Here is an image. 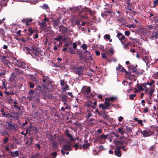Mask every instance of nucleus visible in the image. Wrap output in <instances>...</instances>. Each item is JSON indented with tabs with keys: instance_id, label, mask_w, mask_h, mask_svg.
Listing matches in <instances>:
<instances>
[{
	"instance_id": "nucleus-1",
	"label": "nucleus",
	"mask_w": 158,
	"mask_h": 158,
	"mask_svg": "<svg viewBox=\"0 0 158 158\" xmlns=\"http://www.w3.org/2000/svg\"><path fill=\"white\" fill-rule=\"evenodd\" d=\"M13 62L15 66L23 69H24L25 70L28 69V66L23 61L18 60L15 58H14L13 60Z\"/></svg>"
},
{
	"instance_id": "nucleus-2",
	"label": "nucleus",
	"mask_w": 158,
	"mask_h": 158,
	"mask_svg": "<svg viewBox=\"0 0 158 158\" xmlns=\"http://www.w3.org/2000/svg\"><path fill=\"white\" fill-rule=\"evenodd\" d=\"M77 45L76 43H73V47H68V52H69L71 54H74L76 52L77 50Z\"/></svg>"
},
{
	"instance_id": "nucleus-3",
	"label": "nucleus",
	"mask_w": 158,
	"mask_h": 158,
	"mask_svg": "<svg viewBox=\"0 0 158 158\" xmlns=\"http://www.w3.org/2000/svg\"><path fill=\"white\" fill-rule=\"evenodd\" d=\"M59 31L63 34L66 33L68 31V28L67 27L64 26L62 25L59 26Z\"/></svg>"
},
{
	"instance_id": "nucleus-4",
	"label": "nucleus",
	"mask_w": 158,
	"mask_h": 158,
	"mask_svg": "<svg viewBox=\"0 0 158 158\" xmlns=\"http://www.w3.org/2000/svg\"><path fill=\"white\" fill-rule=\"evenodd\" d=\"M117 37L122 44H123L124 42L126 41V39L125 36L121 33H118Z\"/></svg>"
},
{
	"instance_id": "nucleus-5",
	"label": "nucleus",
	"mask_w": 158,
	"mask_h": 158,
	"mask_svg": "<svg viewBox=\"0 0 158 158\" xmlns=\"http://www.w3.org/2000/svg\"><path fill=\"white\" fill-rule=\"evenodd\" d=\"M71 145L70 144H66L64 145L63 149L61 150V152L62 154L64 155L65 152H64L65 151L71 150Z\"/></svg>"
},
{
	"instance_id": "nucleus-6",
	"label": "nucleus",
	"mask_w": 158,
	"mask_h": 158,
	"mask_svg": "<svg viewBox=\"0 0 158 158\" xmlns=\"http://www.w3.org/2000/svg\"><path fill=\"white\" fill-rule=\"evenodd\" d=\"M137 66L136 65L135 67L132 64H130V65L128 66V69L129 71L131 73H135L136 74H138V72L137 71L136 69V67Z\"/></svg>"
},
{
	"instance_id": "nucleus-7",
	"label": "nucleus",
	"mask_w": 158,
	"mask_h": 158,
	"mask_svg": "<svg viewBox=\"0 0 158 158\" xmlns=\"http://www.w3.org/2000/svg\"><path fill=\"white\" fill-rule=\"evenodd\" d=\"M116 69L117 71L124 72L126 74H130L131 73L130 72H127L120 64H119Z\"/></svg>"
},
{
	"instance_id": "nucleus-8",
	"label": "nucleus",
	"mask_w": 158,
	"mask_h": 158,
	"mask_svg": "<svg viewBox=\"0 0 158 158\" xmlns=\"http://www.w3.org/2000/svg\"><path fill=\"white\" fill-rule=\"evenodd\" d=\"M124 138V136L120 137V141L118 140H115V139H114L113 142L114 143V144L116 146H119L120 145H123L125 143L127 144V143H126L125 141H123V140H122V139Z\"/></svg>"
},
{
	"instance_id": "nucleus-9",
	"label": "nucleus",
	"mask_w": 158,
	"mask_h": 158,
	"mask_svg": "<svg viewBox=\"0 0 158 158\" xmlns=\"http://www.w3.org/2000/svg\"><path fill=\"white\" fill-rule=\"evenodd\" d=\"M83 68L81 67H77L74 69V72L77 74L79 75L82 74V71L83 70Z\"/></svg>"
},
{
	"instance_id": "nucleus-10",
	"label": "nucleus",
	"mask_w": 158,
	"mask_h": 158,
	"mask_svg": "<svg viewBox=\"0 0 158 158\" xmlns=\"http://www.w3.org/2000/svg\"><path fill=\"white\" fill-rule=\"evenodd\" d=\"M35 46L33 45L32 46L30 47V48L28 47L26 48V49L27 51V53L31 54V52H32L36 48Z\"/></svg>"
},
{
	"instance_id": "nucleus-11",
	"label": "nucleus",
	"mask_w": 158,
	"mask_h": 158,
	"mask_svg": "<svg viewBox=\"0 0 158 158\" xmlns=\"http://www.w3.org/2000/svg\"><path fill=\"white\" fill-rule=\"evenodd\" d=\"M35 56H37L40 55H42L41 52L39 48L36 47L32 52Z\"/></svg>"
},
{
	"instance_id": "nucleus-12",
	"label": "nucleus",
	"mask_w": 158,
	"mask_h": 158,
	"mask_svg": "<svg viewBox=\"0 0 158 158\" xmlns=\"http://www.w3.org/2000/svg\"><path fill=\"white\" fill-rule=\"evenodd\" d=\"M84 105L85 106L88 107L91 106L94 108L95 107V106H94L93 105V103L91 101H88L85 102H84Z\"/></svg>"
},
{
	"instance_id": "nucleus-13",
	"label": "nucleus",
	"mask_w": 158,
	"mask_h": 158,
	"mask_svg": "<svg viewBox=\"0 0 158 158\" xmlns=\"http://www.w3.org/2000/svg\"><path fill=\"white\" fill-rule=\"evenodd\" d=\"M111 13V12L110 11L108 10L105 11L104 12L101 13V15L103 18L105 19L106 16H109V15H110Z\"/></svg>"
},
{
	"instance_id": "nucleus-14",
	"label": "nucleus",
	"mask_w": 158,
	"mask_h": 158,
	"mask_svg": "<svg viewBox=\"0 0 158 158\" xmlns=\"http://www.w3.org/2000/svg\"><path fill=\"white\" fill-rule=\"evenodd\" d=\"M44 78L43 80V81L44 82H47L48 83H50L52 82V80L48 76H44Z\"/></svg>"
},
{
	"instance_id": "nucleus-15",
	"label": "nucleus",
	"mask_w": 158,
	"mask_h": 158,
	"mask_svg": "<svg viewBox=\"0 0 158 158\" xmlns=\"http://www.w3.org/2000/svg\"><path fill=\"white\" fill-rule=\"evenodd\" d=\"M44 87L43 86H37L35 88V90L37 91H39L40 92H41L43 94H44Z\"/></svg>"
},
{
	"instance_id": "nucleus-16",
	"label": "nucleus",
	"mask_w": 158,
	"mask_h": 158,
	"mask_svg": "<svg viewBox=\"0 0 158 158\" xmlns=\"http://www.w3.org/2000/svg\"><path fill=\"white\" fill-rule=\"evenodd\" d=\"M50 140L51 141H56L57 140H59V139L58 137L56 136V134H54L53 137L52 138L50 137Z\"/></svg>"
},
{
	"instance_id": "nucleus-17",
	"label": "nucleus",
	"mask_w": 158,
	"mask_h": 158,
	"mask_svg": "<svg viewBox=\"0 0 158 158\" xmlns=\"http://www.w3.org/2000/svg\"><path fill=\"white\" fill-rule=\"evenodd\" d=\"M104 39L105 40H107L110 42L112 41V40L110 38V35L109 34H106L104 36Z\"/></svg>"
},
{
	"instance_id": "nucleus-18",
	"label": "nucleus",
	"mask_w": 158,
	"mask_h": 158,
	"mask_svg": "<svg viewBox=\"0 0 158 158\" xmlns=\"http://www.w3.org/2000/svg\"><path fill=\"white\" fill-rule=\"evenodd\" d=\"M108 137V135H105L104 134H102L100 136L98 137V138L99 139H103V140H105Z\"/></svg>"
},
{
	"instance_id": "nucleus-19",
	"label": "nucleus",
	"mask_w": 158,
	"mask_h": 158,
	"mask_svg": "<svg viewBox=\"0 0 158 158\" xmlns=\"http://www.w3.org/2000/svg\"><path fill=\"white\" fill-rule=\"evenodd\" d=\"M15 127L14 125L8 123L6 127V128L9 129H15Z\"/></svg>"
},
{
	"instance_id": "nucleus-20",
	"label": "nucleus",
	"mask_w": 158,
	"mask_h": 158,
	"mask_svg": "<svg viewBox=\"0 0 158 158\" xmlns=\"http://www.w3.org/2000/svg\"><path fill=\"white\" fill-rule=\"evenodd\" d=\"M32 19H31L25 18L22 20V22H27V23H31L32 22Z\"/></svg>"
},
{
	"instance_id": "nucleus-21",
	"label": "nucleus",
	"mask_w": 158,
	"mask_h": 158,
	"mask_svg": "<svg viewBox=\"0 0 158 158\" xmlns=\"http://www.w3.org/2000/svg\"><path fill=\"white\" fill-rule=\"evenodd\" d=\"M69 88V86L66 83L65 84V86L62 87V88L61 89L63 92H65L66 90H68Z\"/></svg>"
},
{
	"instance_id": "nucleus-22",
	"label": "nucleus",
	"mask_w": 158,
	"mask_h": 158,
	"mask_svg": "<svg viewBox=\"0 0 158 158\" xmlns=\"http://www.w3.org/2000/svg\"><path fill=\"white\" fill-rule=\"evenodd\" d=\"M63 36L59 35L57 37L54 38V40L58 42H60L62 39Z\"/></svg>"
},
{
	"instance_id": "nucleus-23",
	"label": "nucleus",
	"mask_w": 158,
	"mask_h": 158,
	"mask_svg": "<svg viewBox=\"0 0 158 158\" xmlns=\"http://www.w3.org/2000/svg\"><path fill=\"white\" fill-rule=\"evenodd\" d=\"M155 82V81L154 80H152L151 81V82L150 83L148 81L146 83V84L149 85L151 87H154V84Z\"/></svg>"
},
{
	"instance_id": "nucleus-24",
	"label": "nucleus",
	"mask_w": 158,
	"mask_h": 158,
	"mask_svg": "<svg viewBox=\"0 0 158 158\" xmlns=\"http://www.w3.org/2000/svg\"><path fill=\"white\" fill-rule=\"evenodd\" d=\"M114 153L115 155L118 157H120L121 156L120 151L115 150L114 151Z\"/></svg>"
},
{
	"instance_id": "nucleus-25",
	"label": "nucleus",
	"mask_w": 158,
	"mask_h": 158,
	"mask_svg": "<svg viewBox=\"0 0 158 158\" xmlns=\"http://www.w3.org/2000/svg\"><path fill=\"white\" fill-rule=\"evenodd\" d=\"M142 134L145 136H149L150 135L148 133V131L147 130H144L142 132Z\"/></svg>"
},
{
	"instance_id": "nucleus-26",
	"label": "nucleus",
	"mask_w": 158,
	"mask_h": 158,
	"mask_svg": "<svg viewBox=\"0 0 158 158\" xmlns=\"http://www.w3.org/2000/svg\"><path fill=\"white\" fill-rule=\"evenodd\" d=\"M118 132L120 133L122 135H123L125 133L124 130L122 127H119L118 129Z\"/></svg>"
},
{
	"instance_id": "nucleus-27",
	"label": "nucleus",
	"mask_w": 158,
	"mask_h": 158,
	"mask_svg": "<svg viewBox=\"0 0 158 158\" xmlns=\"http://www.w3.org/2000/svg\"><path fill=\"white\" fill-rule=\"evenodd\" d=\"M40 26L42 27L43 28H45L46 27V23L44 22L40 23Z\"/></svg>"
},
{
	"instance_id": "nucleus-28",
	"label": "nucleus",
	"mask_w": 158,
	"mask_h": 158,
	"mask_svg": "<svg viewBox=\"0 0 158 158\" xmlns=\"http://www.w3.org/2000/svg\"><path fill=\"white\" fill-rule=\"evenodd\" d=\"M90 91V87H88L84 89V93L86 94H88Z\"/></svg>"
},
{
	"instance_id": "nucleus-29",
	"label": "nucleus",
	"mask_w": 158,
	"mask_h": 158,
	"mask_svg": "<svg viewBox=\"0 0 158 158\" xmlns=\"http://www.w3.org/2000/svg\"><path fill=\"white\" fill-rule=\"evenodd\" d=\"M67 97L65 95H62L61 97V98L62 99V101L63 102H65L66 101H67Z\"/></svg>"
},
{
	"instance_id": "nucleus-30",
	"label": "nucleus",
	"mask_w": 158,
	"mask_h": 158,
	"mask_svg": "<svg viewBox=\"0 0 158 158\" xmlns=\"http://www.w3.org/2000/svg\"><path fill=\"white\" fill-rule=\"evenodd\" d=\"M67 135V136H68V137L69 138V140H72V141H74V139H73V137L71 135V134H70L69 133H68Z\"/></svg>"
},
{
	"instance_id": "nucleus-31",
	"label": "nucleus",
	"mask_w": 158,
	"mask_h": 158,
	"mask_svg": "<svg viewBox=\"0 0 158 158\" xmlns=\"http://www.w3.org/2000/svg\"><path fill=\"white\" fill-rule=\"evenodd\" d=\"M115 98V97H111L110 98H106L105 99V100L106 101H107V100H109L111 101H113Z\"/></svg>"
},
{
	"instance_id": "nucleus-32",
	"label": "nucleus",
	"mask_w": 158,
	"mask_h": 158,
	"mask_svg": "<svg viewBox=\"0 0 158 158\" xmlns=\"http://www.w3.org/2000/svg\"><path fill=\"white\" fill-rule=\"evenodd\" d=\"M89 143L86 144H84L82 145V146L84 149H85L89 147Z\"/></svg>"
},
{
	"instance_id": "nucleus-33",
	"label": "nucleus",
	"mask_w": 158,
	"mask_h": 158,
	"mask_svg": "<svg viewBox=\"0 0 158 158\" xmlns=\"http://www.w3.org/2000/svg\"><path fill=\"white\" fill-rule=\"evenodd\" d=\"M60 82L61 85L62 86V87H64L65 84L64 80H60Z\"/></svg>"
},
{
	"instance_id": "nucleus-34",
	"label": "nucleus",
	"mask_w": 158,
	"mask_h": 158,
	"mask_svg": "<svg viewBox=\"0 0 158 158\" xmlns=\"http://www.w3.org/2000/svg\"><path fill=\"white\" fill-rule=\"evenodd\" d=\"M136 96L135 94H131L130 95L129 98L131 100H133L134 98Z\"/></svg>"
},
{
	"instance_id": "nucleus-35",
	"label": "nucleus",
	"mask_w": 158,
	"mask_h": 158,
	"mask_svg": "<svg viewBox=\"0 0 158 158\" xmlns=\"http://www.w3.org/2000/svg\"><path fill=\"white\" fill-rule=\"evenodd\" d=\"M52 145L55 147H56L57 145V142L56 141H52Z\"/></svg>"
},
{
	"instance_id": "nucleus-36",
	"label": "nucleus",
	"mask_w": 158,
	"mask_h": 158,
	"mask_svg": "<svg viewBox=\"0 0 158 158\" xmlns=\"http://www.w3.org/2000/svg\"><path fill=\"white\" fill-rule=\"evenodd\" d=\"M105 105L108 107L110 106V103L108 102V101H106L105 102Z\"/></svg>"
},
{
	"instance_id": "nucleus-37",
	"label": "nucleus",
	"mask_w": 158,
	"mask_h": 158,
	"mask_svg": "<svg viewBox=\"0 0 158 158\" xmlns=\"http://www.w3.org/2000/svg\"><path fill=\"white\" fill-rule=\"evenodd\" d=\"M29 87L30 88H33L34 87V85L32 82H30L29 83Z\"/></svg>"
},
{
	"instance_id": "nucleus-38",
	"label": "nucleus",
	"mask_w": 158,
	"mask_h": 158,
	"mask_svg": "<svg viewBox=\"0 0 158 158\" xmlns=\"http://www.w3.org/2000/svg\"><path fill=\"white\" fill-rule=\"evenodd\" d=\"M138 88V89H139L140 91H143L144 90L142 85H139Z\"/></svg>"
},
{
	"instance_id": "nucleus-39",
	"label": "nucleus",
	"mask_w": 158,
	"mask_h": 158,
	"mask_svg": "<svg viewBox=\"0 0 158 158\" xmlns=\"http://www.w3.org/2000/svg\"><path fill=\"white\" fill-rule=\"evenodd\" d=\"M124 46V49H129V47L128 46V45L127 44V43H125L124 42V44H122Z\"/></svg>"
},
{
	"instance_id": "nucleus-40",
	"label": "nucleus",
	"mask_w": 158,
	"mask_h": 158,
	"mask_svg": "<svg viewBox=\"0 0 158 158\" xmlns=\"http://www.w3.org/2000/svg\"><path fill=\"white\" fill-rule=\"evenodd\" d=\"M82 48L84 50H86L87 48V46L86 44H83L82 46Z\"/></svg>"
},
{
	"instance_id": "nucleus-41",
	"label": "nucleus",
	"mask_w": 158,
	"mask_h": 158,
	"mask_svg": "<svg viewBox=\"0 0 158 158\" xmlns=\"http://www.w3.org/2000/svg\"><path fill=\"white\" fill-rule=\"evenodd\" d=\"M153 21L155 23H156L158 22V18L157 17H154Z\"/></svg>"
},
{
	"instance_id": "nucleus-42",
	"label": "nucleus",
	"mask_w": 158,
	"mask_h": 158,
	"mask_svg": "<svg viewBox=\"0 0 158 158\" xmlns=\"http://www.w3.org/2000/svg\"><path fill=\"white\" fill-rule=\"evenodd\" d=\"M102 57V58L106 59L107 58L106 56H105V54L103 53H101Z\"/></svg>"
},
{
	"instance_id": "nucleus-43",
	"label": "nucleus",
	"mask_w": 158,
	"mask_h": 158,
	"mask_svg": "<svg viewBox=\"0 0 158 158\" xmlns=\"http://www.w3.org/2000/svg\"><path fill=\"white\" fill-rule=\"evenodd\" d=\"M2 114L3 115V116L4 117L8 116L9 115V114L8 112L5 113V112H3L2 113Z\"/></svg>"
},
{
	"instance_id": "nucleus-44",
	"label": "nucleus",
	"mask_w": 158,
	"mask_h": 158,
	"mask_svg": "<svg viewBox=\"0 0 158 158\" xmlns=\"http://www.w3.org/2000/svg\"><path fill=\"white\" fill-rule=\"evenodd\" d=\"M30 141V140H28L26 142V144L27 146H29L32 145V144L29 142Z\"/></svg>"
},
{
	"instance_id": "nucleus-45",
	"label": "nucleus",
	"mask_w": 158,
	"mask_h": 158,
	"mask_svg": "<svg viewBox=\"0 0 158 158\" xmlns=\"http://www.w3.org/2000/svg\"><path fill=\"white\" fill-rule=\"evenodd\" d=\"M4 35V31L2 29H0V36H3Z\"/></svg>"
},
{
	"instance_id": "nucleus-46",
	"label": "nucleus",
	"mask_w": 158,
	"mask_h": 158,
	"mask_svg": "<svg viewBox=\"0 0 158 158\" xmlns=\"http://www.w3.org/2000/svg\"><path fill=\"white\" fill-rule=\"evenodd\" d=\"M28 133V131L27 130L26 131V132L25 133H24L23 131H22L21 132V134L22 135H24L25 136H26L27 134Z\"/></svg>"
},
{
	"instance_id": "nucleus-47",
	"label": "nucleus",
	"mask_w": 158,
	"mask_h": 158,
	"mask_svg": "<svg viewBox=\"0 0 158 158\" xmlns=\"http://www.w3.org/2000/svg\"><path fill=\"white\" fill-rule=\"evenodd\" d=\"M1 134L2 135L4 136L6 134L7 135H9L8 133L6 131H2L1 132Z\"/></svg>"
},
{
	"instance_id": "nucleus-48",
	"label": "nucleus",
	"mask_w": 158,
	"mask_h": 158,
	"mask_svg": "<svg viewBox=\"0 0 158 158\" xmlns=\"http://www.w3.org/2000/svg\"><path fill=\"white\" fill-rule=\"evenodd\" d=\"M84 9L85 11L88 12H89V11H90V9L87 8L86 6L84 7Z\"/></svg>"
},
{
	"instance_id": "nucleus-49",
	"label": "nucleus",
	"mask_w": 158,
	"mask_h": 158,
	"mask_svg": "<svg viewBox=\"0 0 158 158\" xmlns=\"http://www.w3.org/2000/svg\"><path fill=\"white\" fill-rule=\"evenodd\" d=\"M126 130L129 131H132L131 128V127H128V126L126 127Z\"/></svg>"
},
{
	"instance_id": "nucleus-50",
	"label": "nucleus",
	"mask_w": 158,
	"mask_h": 158,
	"mask_svg": "<svg viewBox=\"0 0 158 158\" xmlns=\"http://www.w3.org/2000/svg\"><path fill=\"white\" fill-rule=\"evenodd\" d=\"M154 91V89L151 88L149 89V94H151Z\"/></svg>"
},
{
	"instance_id": "nucleus-51",
	"label": "nucleus",
	"mask_w": 158,
	"mask_h": 158,
	"mask_svg": "<svg viewBox=\"0 0 158 158\" xmlns=\"http://www.w3.org/2000/svg\"><path fill=\"white\" fill-rule=\"evenodd\" d=\"M15 114L16 115L14 116L15 117V118H14L16 119H18V118H19V117L18 116L19 115V113H15Z\"/></svg>"
},
{
	"instance_id": "nucleus-52",
	"label": "nucleus",
	"mask_w": 158,
	"mask_h": 158,
	"mask_svg": "<svg viewBox=\"0 0 158 158\" xmlns=\"http://www.w3.org/2000/svg\"><path fill=\"white\" fill-rule=\"evenodd\" d=\"M43 7V8L47 9L48 8V6L47 4H44Z\"/></svg>"
},
{
	"instance_id": "nucleus-53",
	"label": "nucleus",
	"mask_w": 158,
	"mask_h": 158,
	"mask_svg": "<svg viewBox=\"0 0 158 158\" xmlns=\"http://www.w3.org/2000/svg\"><path fill=\"white\" fill-rule=\"evenodd\" d=\"M28 31L30 32L32 34L34 33V31L31 28H30L28 30Z\"/></svg>"
},
{
	"instance_id": "nucleus-54",
	"label": "nucleus",
	"mask_w": 158,
	"mask_h": 158,
	"mask_svg": "<svg viewBox=\"0 0 158 158\" xmlns=\"http://www.w3.org/2000/svg\"><path fill=\"white\" fill-rule=\"evenodd\" d=\"M130 32L129 31H125V34L126 35L128 36L129 35Z\"/></svg>"
},
{
	"instance_id": "nucleus-55",
	"label": "nucleus",
	"mask_w": 158,
	"mask_h": 158,
	"mask_svg": "<svg viewBox=\"0 0 158 158\" xmlns=\"http://www.w3.org/2000/svg\"><path fill=\"white\" fill-rule=\"evenodd\" d=\"M138 123L139 124H140L142 126L143 125V123L142 122V120H139L138 121Z\"/></svg>"
},
{
	"instance_id": "nucleus-56",
	"label": "nucleus",
	"mask_w": 158,
	"mask_h": 158,
	"mask_svg": "<svg viewBox=\"0 0 158 158\" xmlns=\"http://www.w3.org/2000/svg\"><path fill=\"white\" fill-rule=\"evenodd\" d=\"M59 47V46L58 45H56L54 46V49L56 50L58 49V48Z\"/></svg>"
},
{
	"instance_id": "nucleus-57",
	"label": "nucleus",
	"mask_w": 158,
	"mask_h": 158,
	"mask_svg": "<svg viewBox=\"0 0 158 158\" xmlns=\"http://www.w3.org/2000/svg\"><path fill=\"white\" fill-rule=\"evenodd\" d=\"M10 153L11 154V156L12 157H15V155L14 153L12 151H10Z\"/></svg>"
},
{
	"instance_id": "nucleus-58",
	"label": "nucleus",
	"mask_w": 158,
	"mask_h": 158,
	"mask_svg": "<svg viewBox=\"0 0 158 158\" xmlns=\"http://www.w3.org/2000/svg\"><path fill=\"white\" fill-rule=\"evenodd\" d=\"M142 85L145 89V90L148 91V89L147 88L145 84H142Z\"/></svg>"
},
{
	"instance_id": "nucleus-59",
	"label": "nucleus",
	"mask_w": 158,
	"mask_h": 158,
	"mask_svg": "<svg viewBox=\"0 0 158 158\" xmlns=\"http://www.w3.org/2000/svg\"><path fill=\"white\" fill-rule=\"evenodd\" d=\"M8 141V139L7 137H6L4 139V143H7Z\"/></svg>"
},
{
	"instance_id": "nucleus-60",
	"label": "nucleus",
	"mask_w": 158,
	"mask_h": 158,
	"mask_svg": "<svg viewBox=\"0 0 158 158\" xmlns=\"http://www.w3.org/2000/svg\"><path fill=\"white\" fill-rule=\"evenodd\" d=\"M14 154L15 156H19L18 152V151H16L14 152Z\"/></svg>"
},
{
	"instance_id": "nucleus-61",
	"label": "nucleus",
	"mask_w": 158,
	"mask_h": 158,
	"mask_svg": "<svg viewBox=\"0 0 158 158\" xmlns=\"http://www.w3.org/2000/svg\"><path fill=\"white\" fill-rule=\"evenodd\" d=\"M89 12L91 15H94L95 13L94 11L92 10L91 9L90 10V11H89Z\"/></svg>"
},
{
	"instance_id": "nucleus-62",
	"label": "nucleus",
	"mask_w": 158,
	"mask_h": 158,
	"mask_svg": "<svg viewBox=\"0 0 158 158\" xmlns=\"http://www.w3.org/2000/svg\"><path fill=\"white\" fill-rule=\"evenodd\" d=\"M75 24L77 25H79L80 24V23L79 20H77L75 22Z\"/></svg>"
},
{
	"instance_id": "nucleus-63",
	"label": "nucleus",
	"mask_w": 158,
	"mask_h": 158,
	"mask_svg": "<svg viewBox=\"0 0 158 158\" xmlns=\"http://www.w3.org/2000/svg\"><path fill=\"white\" fill-rule=\"evenodd\" d=\"M102 116L104 118L106 119L107 117V113H105L102 115Z\"/></svg>"
},
{
	"instance_id": "nucleus-64",
	"label": "nucleus",
	"mask_w": 158,
	"mask_h": 158,
	"mask_svg": "<svg viewBox=\"0 0 158 158\" xmlns=\"http://www.w3.org/2000/svg\"><path fill=\"white\" fill-rule=\"evenodd\" d=\"M113 134L114 135L115 137H116L117 138H118L119 136V135L118 133H116L113 132Z\"/></svg>"
}]
</instances>
